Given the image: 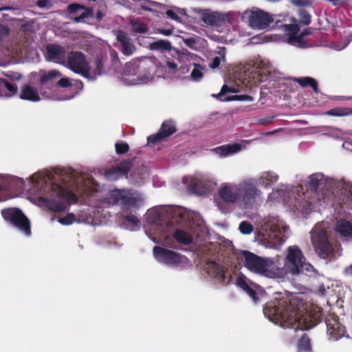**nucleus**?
I'll return each instance as SVG.
<instances>
[{
    "label": "nucleus",
    "mask_w": 352,
    "mask_h": 352,
    "mask_svg": "<svg viewBox=\"0 0 352 352\" xmlns=\"http://www.w3.org/2000/svg\"><path fill=\"white\" fill-rule=\"evenodd\" d=\"M237 285L242 288L243 289L245 290L247 293L253 298H254L256 293L254 290L250 289L248 284L246 283L245 280L243 278H239L237 279Z\"/></svg>",
    "instance_id": "obj_27"
},
{
    "label": "nucleus",
    "mask_w": 352,
    "mask_h": 352,
    "mask_svg": "<svg viewBox=\"0 0 352 352\" xmlns=\"http://www.w3.org/2000/svg\"><path fill=\"white\" fill-rule=\"evenodd\" d=\"M271 122L270 119H265L263 120H261V124H268Z\"/></svg>",
    "instance_id": "obj_60"
},
{
    "label": "nucleus",
    "mask_w": 352,
    "mask_h": 352,
    "mask_svg": "<svg viewBox=\"0 0 352 352\" xmlns=\"http://www.w3.org/2000/svg\"><path fill=\"white\" fill-rule=\"evenodd\" d=\"M311 268V265L306 262L301 250L297 246L294 245L288 248L285 264V272L299 274L309 272Z\"/></svg>",
    "instance_id": "obj_2"
},
{
    "label": "nucleus",
    "mask_w": 352,
    "mask_h": 352,
    "mask_svg": "<svg viewBox=\"0 0 352 352\" xmlns=\"http://www.w3.org/2000/svg\"><path fill=\"white\" fill-rule=\"evenodd\" d=\"M58 84L59 85H60L61 87H69L71 83L69 82L68 79L67 78H61L59 81H58Z\"/></svg>",
    "instance_id": "obj_48"
},
{
    "label": "nucleus",
    "mask_w": 352,
    "mask_h": 352,
    "mask_svg": "<svg viewBox=\"0 0 352 352\" xmlns=\"http://www.w3.org/2000/svg\"><path fill=\"white\" fill-rule=\"evenodd\" d=\"M75 217L73 214H69L66 217L60 218L58 222L63 225L68 226L74 221Z\"/></svg>",
    "instance_id": "obj_33"
},
{
    "label": "nucleus",
    "mask_w": 352,
    "mask_h": 352,
    "mask_svg": "<svg viewBox=\"0 0 352 352\" xmlns=\"http://www.w3.org/2000/svg\"><path fill=\"white\" fill-rule=\"evenodd\" d=\"M77 173L70 171L69 173L65 172V177L63 178V179L65 182H68L69 180L75 179L76 180L77 183H80L81 182L85 181V178L84 176H78L77 178H76Z\"/></svg>",
    "instance_id": "obj_29"
},
{
    "label": "nucleus",
    "mask_w": 352,
    "mask_h": 352,
    "mask_svg": "<svg viewBox=\"0 0 352 352\" xmlns=\"http://www.w3.org/2000/svg\"><path fill=\"white\" fill-rule=\"evenodd\" d=\"M185 43L188 45H191L195 43V40L193 38H188L185 40Z\"/></svg>",
    "instance_id": "obj_57"
},
{
    "label": "nucleus",
    "mask_w": 352,
    "mask_h": 352,
    "mask_svg": "<svg viewBox=\"0 0 352 352\" xmlns=\"http://www.w3.org/2000/svg\"><path fill=\"white\" fill-rule=\"evenodd\" d=\"M68 67L74 72L78 73L89 79H94L89 72L88 63L81 52H71L67 56Z\"/></svg>",
    "instance_id": "obj_6"
},
{
    "label": "nucleus",
    "mask_w": 352,
    "mask_h": 352,
    "mask_svg": "<svg viewBox=\"0 0 352 352\" xmlns=\"http://www.w3.org/2000/svg\"><path fill=\"white\" fill-rule=\"evenodd\" d=\"M82 19V18L80 16H79L76 17L74 19V21L76 22H80Z\"/></svg>",
    "instance_id": "obj_63"
},
{
    "label": "nucleus",
    "mask_w": 352,
    "mask_h": 352,
    "mask_svg": "<svg viewBox=\"0 0 352 352\" xmlns=\"http://www.w3.org/2000/svg\"><path fill=\"white\" fill-rule=\"evenodd\" d=\"M153 254L157 259L168 265L177 264L181 261V258L177 253L155 246L153 248Z\"/></svg>",
    "instance_id": "obj_9"
},
{
    "label": "nucleus",
    "mask_w": 352,
    "mask_h": 352,
    "mask_svg": "<svg viewBox=\"0 0 352 352\" xmlns=\"http://www.w3.org/2000/svg\"><path fill=\"white\" fill-rule=\"evenodd\" d=\"M125 219L135 225H138L139 220L133 215H127L125 217Z\"/></svg>",
    "instance_id": "obj_46"
},
{
    "label": "nucleus",
    "mask_w": 352,
    "mask_h": 352,
    "mask_svg": "<svg viewBox=\"0 0 352 352\" xmlns=\"http://www.w3.org/2000/svg\"><path fill=\"white\" fill-rule=\"evenodd\" d=\"M177 11L180 14H186V12L184 9L182 8H177Z\"/></svg>",
    "instance_id": "obj_62"
},
{
    "label": "nucleus",
    "mask_w": 352,
    "mask_h": 352,
    "mask_svg": "<svg viewBox=\"0 0 352 352\" xmlns=\"http://www.w3.org/2000/svg\"><path fill=\"white\" fill-rule=\"evenodd\" d=\"M157 32L162 34H164L165 36H169L172 34L173 31L171 30H162V29H158Z\"/></svg>",
    "instance_id": "obj_53"
},
{
    "label": "nucleus",
    "mask_w": 352,
    "mask_h": 352,
    "mask_svg": "<svg viewBox=\"0 0 352 352\" xmlns=\"http://www.w3.org/2000/svg\"><path fill=\"white\" fill-rule=\"evenodd\" d=\"M232 100H239V95H235L233 96H231Z\"/></svg>",
    "instance_id": "obj_61"
},
{
    "label": "nucleus",
    "mask_w": 352,
    "mask_h": 352,
    "mask_svg": "<svg viewBox=\"0 0 352 352\" xmlns=\"http://www.w3.org/2000/svg\"><path fill=\"white\" fill-rule=\"evenodd\" d=\"M59 76V73L57 72H55V71H52V72H50L49 74H48V76H45L43 78V80H45L47 78H53L56 76Z\"/></svg>",
    "instance_id": "obj_54"
},
{
    "label": "nucleus",
    "mask_w": 352,
    "mask_h": 352,
    "mask_svg": "<svg viewBox=\"0 0 352 352\" xmlns=\"http://www.w3.org/2000/svg\"><path fill=\"white\" fill-rule=\"evenodd\" d=\"M294 80L298 82L302 87L310 85L316 92L318 91L316 81L310 77H303L299 78H294Z\"/></svg>",
    "instance_id": "obj_25"
},
{
    "label": "nucleus",
    "mask_w": 352,
    "mask_h": 352,
    "mask_svg": "<svg viewBox=\"0 0 352 352\" xmlns=\"http://www.w3.org/2000/svg\"><path fill=\"white\" fill-rule=\"evenodd\" d=\"M1 213L5 219L10 221L26 235L31 234L30 221L20 210L9 208L2 210Z\"/></svg>",
    "instance_id": "obj_5"
},
{
    "label": "nucleus",
    "mask_w": 352,
    "mask_h": 352,
    "mask_svg": "<svg viewBox=\"0 0 352 352\" xmlns=\"http://www.w3.org/2000/svg\"><path fill=\"white\" fill-rule=\"evenodd\" d=\"M245 14L248 15L250 25L254 28L265 29L273 21L269 14L261 10H252Z\"/></svg>",
    "instance_id": "obj_7"
},
{
    "label": "nucleus",
    "mask_w": 352,
    "mask_h": 352,
    "mask_svg": "<svg viewBox=\"0 0 352 352\" xmlns=\"http://www.w3.org/2000/svg\"><path fill=\"white\" fill-rule=\"evenodd\" d=\"M116 35L118 41L122 46V52L126 56H130L135 52L136 47L133 44L132 39L129 37L125 32L119 30L116 32Z\"/></svg>",
    "instance_id": "obj_11"
},
{
    "label": "nucleus",
    "mask_w": 352,
    "mask_h": 352,
    "mask_svg": "<svg viewBox=\"0 0 352 352\" xmlns=\"http://www.w3.org/2000/svg\"><path fill=\"white\" fill-rule=\"evenodd\" d=\"M102 14L101 12H100V11H99V12H98V13H97V18H98V19H101V18H102Z\"/></svg>",
    "instance_id": "obj_64"
},
{
    "label": "nucleus",
    "mask_w": 352,
    "mask_h": 352,
    "mask_svg": "<svg viewBox=\"0 0 352 352\" xmlns=\"http://www.w3.org/2000/svg\"><path fill=\"white\" fill-rule=\"evenodd\" d=\"M297 352H312L309 338L304 334L297 344Z\"/></svg>",
    "instance_id": "obj_20"
},
{
    "label": "nucleus",
    "mask_w": 352,
    "mask_h": 352,
    "mask_svg": "<svg viewBox=\"0 0 352 352\" xmlns=\"http://www.w3.org/2000/svg\"><path fill=\"white\" fill-rule=\"evenodd\" d=\"M239 230L241 233L248 234L252 232L253 228L251 224L247 223L246 221H243L239 226Z\"/></svg>",
    "instance_id": "obj_32"
},
{
    "label": "nucleus",
    "mask_w": 352,
    "mask_h": 352,
    "mask_svg": "<svg viewBox=\"0 0 352 352\" xmlns=\"http://www.w3.org/2000/svg\"><path fill=\"white\" fill-rule=\"evenodd\" d=\"M286 30L289 31L291 34H292V39H293L299 32L300 28L296 24H291L286 25Z\"/></svg>",
    "instance_id": "obj_35"
},
{
    "label": "nucleus",
    "mask_w": 352,
    "mask_h": 352,
    "mask_svg": "<svg viewBox=\"0 0 352 352\" xmlns=\"http://www.w3.org/2000/svg\"><path fill=\"white\" fill-rule=\"evenodd\" d=\"M224 94H221V91L217 94H212V97L216 98L217 99H219L221 96H223Z\"/></svg>",
    "instance_id": "obj_59"
},
{
    "label": "nucleus",
    "mask_w": 352,
    "mask_h": 352,
    "mask_svg": "<svg viewBox=\"0 0 352 352\" xmlns=\"http://www.w3.org/2000/svg\"><path fill=\"white\" fill-rule=\"evenodd\" d=\"M292 3L298 6H303L307 3V0H292Z\"/></svg>",
    "instance_id": "obj_50"
},
{
    "label": "nucleus",
    "mask_w": 352,
    "mask_h": 352,
    "mask_svg": "<svg viewBox=\"0 0 352 352\" xmlns=\"http://www.w3.org/2000/svg\"><path fill=\"white\" fill-rule=\"evenodd\" d=\"M311 186L316 190L317 188L322 189L324 187V182L318 177H312L310 182Z\"/></svg>",
    "instance_id": "obj_28"
},
{
    "label": "nucleus",
    "mask_w": 352,
    "mask_h": 352,
    "mask_svg": "<svg viewBox=\"0 0 352 352\" xmlns=\"http://www.w3.org/2000/svg\"><path fill=\"white\" fill-rule=\"evenodd\" d=\"M303 14V18L302 19V23L305 25H308L310 23V16L305 13H302Z\"/></svg>",
    "instance_id": "obj_51"
},
{
    "label": "nucleus",
    "mask_w": 352,
    "mask_h": 352,
    "mask_svg": "<svg viewBox=\"0 0 352 352\" xmlns=\"http://www.w3.org/2000/svg\"><path fill=\"white\" fill-rule=\"evenodd\" d=\"M116 148L118 154H122L128 151L129 146L126 143L116 144Z\"/></svg>",
    "instance_id": "obj_36"
},
{
    "label": "nucleus",
    "mask_w": 352,
    "mask_h": 352,
    "mask_svg": "<svg viewBox=\"0 0 352 352\" xmlns=\"http://www.w3.org/2000/svg\"><path fill=\"white\" fill-rule=\"evenodd\" d=\"M195 189L200 195L206 194L213 189V184L206 181H197L195 184Z\"/></svg>",
    "instance_id": "obj_22"
},
{
    "label": "nucleus",
    "mask_w": 352,
    "mask_h": 352,
    "mask_svg": "<svg viewBox=\"0 0 352 352\" xmlns=\"http://www.w3.org/2000/svg\"><path fill=\"white\" fill-rule=\"evenodd\" d=\"M166 65L170 68V69H176L177 68V65L175 64V63H172V62H169L168 61L166 63Z\"/></svg>",
    "instance_id": "obj_55"
},
{
    "label": "nucleus",
    "mask_w": 352,
    "mask_h": 352,
    "mask_svg": "<svg viewBox=\"0 0 352 352\" xmlns=\"http://www.w3.org/2000/svg\"><path fill=\"white\" fill-rule=\"evenodd\" d=\"M131 162H124L116 168L118 173L122 175H126L129 171Z\"/></svg>",
    "instance_id": "obj_30"
},
{
    "label": "nucleus",
    "mask_w": 352,
    "mask_h": 352,
    "mask_svg": "<svg viewBox=\"0 0 352 352\" xmlns=\"http://www.w3.org/2000/svg\"><path fill=\"white\" fill-rule=\"evenodd\" d=\"M56 188L55 190L58 191V194L60 197L66 199L69 202H76L77 201L76 195L70 190L66 189L59 185H56Z\"/></svg>",
    "instance_id": "obj_21"
},
{
    "label": "nucleus",
    "mask_w": 352,
    "mask_h": 352,
    "mask_svg": "<svg viewBox=\"0 0 352 352\" xmlns=\"http://www.w3.org/2000/svg\"><path fill=\"white\" fill-rule=\"evenodd\" d=\"M340 332L336 331H330L329 340L336 341L344 336V333L340 334Z\"/></svg>",
    "instance_id": "obj_38"
},
{
    "label": "nucleus",
    "mask_w": 352,
    "mask_h": 352,
    "mask_svg": "<svg viewBox=\"0 0 352 352\" xmlns=\"http://www.w3.org/2000/svg\"><path fill=\"white\" fill-rule=\"evenodd\" d=\"M268 229L270 230L271 233L269 235L272 239H281L282 236L285 237V234L287 230L286 227L283 226H280L275 223L266 226L263 230H267Z\"/></svg>",
    "instance_id": "obj_17"
},
{
    "label": "nucleus",
    "mask_w": 352,
    "mask_h": 352,
    "mask_svg": "<svg viewBox=\"0 0 352 352\" xmlns=\"http://www.w3.org/2000/svg\"><path fill=\"white\" fill-rule=\"evenodd\" d=\"M112 198L115 201L124 204L133 205L141 200V196L135 191L116 190L112 192Z\"/></svg>",
    "instance_id": "obj_8"
},
{
    "label": "nucleus",
    "mask_w": 352,
    "mask_h": 352,
    "mask_svg": "<svg viewBox=\"0 0 352 352\" xmlns=\"http://www.w3.org/2000/svg\"><path fill=\"white\" fill-rule=\"evenodd\" d=\"M329 115H331V116H339L340 114L337 112V110L336 109H332V110H330L329 111H328L327 113Z\"/></svg>",
    "instance_id": "obj_56"
},
{
    "label": "nucleus",
    "mask_w": 352,
    "mask_h": 352,
    "mask_svg": "<svg viewBox=\"0 0 352 352\" xmlns=\"http://www.w3.org/2000/svg\"><path fill=\"white\" fill-rule=\"evenodd\" d=\"M166 14L169 18L172 19L173 20H175V21H178V22L181 21V19L178 16V15L176 13H175L173 11L170 10L166 11Z\"/></svg>",
    "instance_id": "obj_43"
},
{
    "label": "nucleus",
    "mask_w": 352,
    "mask_h": 352,
    "mask_svg": "<svg viewBox=\"0 0 352 352\" xmlns=\"http://www.w3.org/2000/svg\"><path fill=\"white\" fill-rule=\"evenodd\" d=\"M346 272L348 274H351L352 275V265L346 270Z\"/></svg>",
    "instance_id": "obj_58"
},
{
    "label": "nucleus",
    "mask_w": 352,
    "mask_h": 352,
    "mask_svg": "<svg viewBox=\"0 0 352 352\" xmlns=\"http://www.w3.org/2000/svg\"><path fill=\"white\" fill-rule=\"evenodd\" d=\"M4 84H5V86L6 87L7 89L9 91L12 92L13 94L16 93L17 89L15 87H14L12 84H10L6 81H4Z\"/></svg>",
    "instance_id": "obj_47"
},
{
    "label": "nucleus",
    "mask_w": 352,
    "mask_h": 352,
    "mask_svg": "<svg viewBox=\"0 0 352 352\" xmlns=\"http://www.w3.org/2000/svg\"><path fill=\"white\" fill-rule=\"evenodd\" d=\"M80 8H83V7L79 4L76 3L71 4L68 6V10L70 12H75Z\"/></svg>",
    "instance_id": "obj_44"
},
{
    "label": "nucleus",
    "mask_w": 352,
    "mask_h": 352,
    "mask_svg": "<svg viewBox=\"0 0 352 352\" xmlns=\"http://www.w3.org/2000/svg\"><path fill=\"white\" fill-rule=\"evenodd\" d=\"M48 58L54 62H59L63 57L65 52L63 49L58 45H49L47 47Z\"/></svg>",
    "instance_id": "obj_14"
},
{
    "label": "nucleus",
    "mask_w": 352,
    "mask_h": 352,
    "mask_svg": "<svg viewBox=\"0 0 352 352\" xmlns=\"http://www.w3.org/2000/svg\"><path fill=\"white\" fill-rule=\"evenodd\" d=\"M264 314L269 318V320L275 324H280L282 327H284L285 322V314L282 308L276 307H269L264 309Z\"/></svg>",
    "instance_id": "obj_12"
},
{
    "label": "nucleus",
    "mask_w": 352,
    "mask_h": 352,
    "mask_svg": "<svg viewBox=\"0 0 352 352\" xmlns=\"http://www.w3.org/2000/svg\"><path fill=\"white\" fill-rule=\"evenodd\" d=\"M130 23L134 32L145 33L148 31L146 25L138 19H131Z\"/></svg>",
    "instance_id": "obj_24"
},
{
    "label": "nucleus",
    "mask_w": 352,
    "mask_h": 352,
    "mask_svg": "<svg viewBox=\"0 0 352 352\" xmlns=\"http://www.w3.org/2000/svg\"><path fill=\"white\" fill-rule=\"evenodd\" d=\"M219 194L226 202H240L244 205H251L258 197L259 192L251 182H244L237 188L225 184L220 188Z\"/></svg>",
    "instance_id": "obj_1"
},
{
    "label": "nucleus",
    "mask_w": 352,
    "mask_h": 352,
    "mask_svg": "<svg viewBox=\"0 0 352 352\" xmlns=\"http://www.w3.org/2000/svg\"><path fill=\"white\" fill-rule=\"evenodd\" d=\"M176 131L175 127L170 121H165L162 123L160 131L155 135L148 138V142L158 143L164 140Z\"/></svg>",
    "instance_id": "obj_10"
},
{
    "label": "nucleus",
    "mask_w": 352,
    "mask_h": 352,
    "mask_svg": "<svg viewBox=\"0 0 352 352\" xmlns=\"http://www.w3.org/2000/svg\"><path fill=\"white\" fill-rule=\"evenodd\" d=\"M37 6L40 8H50L52 4L50 0H38L37 1Z\"/></svg>",
    "instance_id": "obj_42"
},
{
    "label": "nucleus",
    "mask_w": 352,
    "mask_h": 352,
    "mask_svg": "<svg viewBox=\"0 0 352 352\" xmlns=\"http://www.w3.org/2000/svg\"><path fill=\"white\" fill-rule=\"evenodd\" d=\"M96 69L97 71V73L94 74H91V76H96L97 75H100L102 74V61L100 60V59H98L96 62ZM96 77H94L95 78Z\"/></svg>",
    "instance_id": "obj_41"
},
{
    "label": "nucleus",
    "mask_w": 352,
    "mask_h": 352,
    "mask_svg": "<svg viewBox=\"0 0 352 352\" xmlns=\"http://www.w3.org/2000/svg\"><path fill=\"white\" fill-rule=\"evenodd\" d=\"M302 312V311H294L293 310H290L289 311V308L286 309V315H285V322L287 320H292V317L294 316V315L295 316H298L300 315L301 313Z\"/></svg>",
    "instance_id": "obj_37"
},
{
    "label": "nucleus",
    "mask_w": 352,
    "mask_h": 352,
    "mask_svg": "<svg viewBox=\"0 0 352 352\" xmlns=\"http://www.w3.org/2000/svg\"><path fill=\"white\" fill-rule=\"evenodd\" d=\"M21 98L31 101H38L40 100L38 93L31 87L25 86L23 88Z\"/></svg>",
    "instance_id": "obj_18"
},
{
    "label": "nucleus",
    "mask_w": 352,
    "mask_h": 352,
    "mask_svg": "<svg viewBox=\"0 0 352 352\" xmlns=\"http://www.w3.org/2000/svg\"><path fill=\"white\" fill-rule=\"evenodd\" d=\"M244 265L251 272L270 276L273 262L270 259L263 258L249 252H244Z\"/></svg>",
    "instance_id": "obj_3"
},
{
    "label": "nucleus",
    "mask_w": 352,
    "mask_h": 352,
    "mask_svg": "<svg viewBox=\"0 0 352 352\" xmlns=\"http://www.w3.org/2000/svg\"><path fill=\"white\" fill-rule=\"evenodd\" d=\"M193 69L190 74V79L193 81H199L204 75V68L199 63L192 64Z\"/></svg>",
    "instance_id": "obj_23"
},
{
    "label": "nucleus",
    "mask_w": 352,
    "mask_h": 352,
    "mask_svg": "<svg viewBox=\"0 0 352 352\" xmlns=\"http://www.w3.org/2000/svg\"><path fill=\"white\" fill-rule=\"evenodd\" d=\"M9 29L3 25L0 26V34L2 36H6L9 34Z\"/></svg>",
    "instance_id": "obj_49"
},
{
    "label": "nucleus",
    "mask_w": 352,
    "mask_h": 352,
    "mask_svg": "<svg viewBox=\"0 0 352 352\" xmlns=\"http://www.w3.org/2000/svg\"><path fill=\"white\" fill-rule=\"evenodd\" d=\"M220 58L219 57H215L213 59V61L212 63V64H210L209 65V67L211 68V69H216L217 67H219V64H220Z\"/></svg>",
    "instance_id": "obj_45"
},
{
    "label": "nucleus",
    "mask_w": 352,
    "mask_h": 352,
    "mask_svg": "<svg viewBox=\"0 0 352 352\" xmlns=\"http://www.w3.org/2000/svg\"><path fill=\"white\" fill-rule=\"evenodd\" d=\"M118 176L119 173H118L116 168L109 170L105 173V177L109 180H115L118 177Z\"/></svg>",
    "instance_id": "obj_34"
},
{
    "label": "nucleus",
    "mask_w": 352,
    "mask_h": 352,
    "mask_svg": "<svg viewBox=\"0 0 352 352\" xmlns=\"http://www.w3.org/2000/svg\"><path fill=\"white\" fill-rule=\"evenodd\" d=\"M336 231L344 237H352V225L344 219L338 221Z\"/></svg>",
    "instance_id": "obj_15"
},
{
    "label": "nucleus",
    "mask_w": 352,
    "mask_h": 352,
    "mask_svg": "<svg viewBox=\"0 0 352 352\" xmlns=\"http://www.w3.org/2000/svg\"><path fill=\"white\" fill-rule=\"evenodd\" d=\"M238 90L234 88H231L224 85L221 89V94H226L227 93H236Z\"/></svg>",
    "instance_id": "obj_40"
},
{
    "label": "nucleus",
    "mask_w": 352,
    "mask_h": 352,
    "mask_svg": "<svg viewBox=\"0 0 352 352\" xmlns=\"http://www.w3.org/2000/svg\"><path fill=\"white\" fill-rule=\"evenodd\" d=\"M239 100L252 101L253 98L252 96L248 95H239Z\"/></svg>",
    "instance_id": "obj_52"
},
{
    "label": "nucleus",
    "mask_w": 352,
    "mask_h": 352,
    "mask_svg": "<svg viewBox=\"0 0 352 352\" xmlns=\"http://www.w3.org/2000/svg\"><path fill=\"white\" fill-rule=\"evenodd\" d=\"M50 210L54 212H63L65 210V205L63 203L52 202L49 204Z\"/></svg>",
    "instance_id": "obj_31"
},
{
    "label": "nucleus",
    "mask_w": 352,
    "mask_h": 352,
    "mask_svg": "<svg viewBox=\"0 0 352 352\" xmlns=\"http://www.w3.org/2000/svg\"><path fill=\"white\" fill-rule=\"evenodd\" d=\"M342 188L344 190V193L352 196V184L351 183L343 182Z\"/></svg>",
    "instance_id": "obj_39"
},
{
    "label": "nucleus",
    "mask_w": 352,
    "mask_h": 352,
    "mask_svg": "<svg viewBox=\"0 0 352 352\" xmlns=\"http://www.w3.org/2000/svg\"><path fill=\"white\" fill-rule=\"evenodd\" d=\"M241 149V146L238 144L232 145H224L215 148L213 151L221 156H226L229 154H232L239 151Z\"/></svg>",
    "instance_id": "obj_16"
},
{
    "label": "nucleus",
    "mask_w": 352,
    "mask_h": 352,
    "mask_svg": "<svg viewBox=\"0 0 352 352\" xmlns=\"http://www.w3.org/2000/svg\"><path fill=\"white\" fill-rule=\"evenodd\" d=\"M172 48L171 43L166 40H159L149 45L151 50L170 51Z\"/></svg>",
    "instance_id": "obj_19"
},
{
    "label": "nucleus",
    "mask_w": 352,
    "mask_h": 352,
    "mask_svg": "<svg viewBox=\"0 0 352 352\" xmlns=\"http://www.w3.org/2000/svg\"><path fill=\"white\" fill-rule=\"evenodd\" d=\"M199 13L201 15V20L208 25H215L226 19L224 14L210 10H202Z\"/></svg>",
    "instance_id": "obj_13"
},
{
    "label": "nucleus",
    "mask_w": 352,
    "mask_h": 352,
    "mask_svg": "<svg viewBox=\"0 0 352 352\" xmlns=\"http://www.w3.org/2000/svg\"><path fill=\"white\" fill-rule=\"evenodd\" d=\"M311 240L316 253L322 258H326L332 253L326 233L320 226H316L310 232Z\"/></svg>",
    "instance_id": "obj_4"
},
{
    "label": "nucleus",
    "mask_w": 352,
    "mask_h": 352,
    "mask_svg": "<svg viewBox=\"0 0 352 352\" xmlns=\"http://www.w3.org/2000/svg\"><path fill=\"white\" fill-rule=\"evenodd\" d=\"M174 236L178 241L186 244L192 241L191 235L181 230H177L175 232Z\"/></svg>",
    "instance_id": "obj_26"
}]
</instances>
